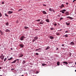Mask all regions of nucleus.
Instances as JSON below:
<instances>
[{
  "instance_id": "45",
  "label": "nucleus",
  "mask_w": 76,
  "mask_h": 76,
  "mask_svg": "<svg viewBox=\"0 0 76 76\" xmlns=\"http://www.w3.org/2000/svg\"><path fill=\"white\" fill-rule=\"evenodd\" d=\"M75 1H76V0H74L72 1L73 3H74Z\"/></svg>"
},
{
  "instance_id": "35",
  "label": "nucleus",
  "mask_w": 76,
  "mask_h": 76,
  "mask_svg": "<svg viewBox=\"0 0 76 76\" xmlns=\"http://www.w3.org/2000/svg\"><path fill=\"white\" fill-rule=\"evenodd\" d=\"M54 28H50V30L52 31L53 30V29H54Z\"/></svg>"
},
{
  "instance_id": "60",
  "label": "nucleus",
  "mask_w": 76,
  "mask_h": 76,
  "mask_svg": "<svg viewBox=\"0 0 76 76\" xmlns=\"http://www.w3.org/2000/svg\"><path fill=\"white\" fill-rule=\"evenodd\" d=\"M75 14H76V12H75Z\"/></svg>"
},
{
  "instance_id": "30",
  "label": "nucleus",
  "mask_w": 76,
  "mask_h": 76,
  "mask_svg": "<svg viewBox=\"0 0 76 76\" xmlns=\"http://www.w3.org/2000/svg\"><path fill=\"white\" fill-rule=\"evenodd\" d=\"M6 25L9 26V23H5Z\"/></svg>"
},
{
  "instance_id": "38",
  "label": "nucleus",
  "mask_w": 76,
  "mask_h": 76,
  "mask_svg": "<svg viewBox=\"0 0 76 76\" xmlns=\"http://www.w3.org/2000/svg\"><path fill=\"white\" fill-rule=\"evenodd\" d=\"M1 4H4V2L3 1L2 2Z\"/></svg>"
},
{
  "instance_id": "19",
  "label": "nucleus",
  "mask_w": 76,
  "mask_h": 76,
  "mask_svg": "<svg viewBox=\"0 0 76 76\" xmlns=\"http://www.w3.org/2000/svg\"><path fill=\"white\" fill-rule=\"evenodd\" d=\"M66 25H67V26H68V25L69 26V25H70V23H67V22H66Z\"/></svg>"
},
{
  "instance_id": "17",
  "label": "nucleus",
  "mask_w": 76,
  "mask_h": 76,
  "mask_svg": "<svg viewBox=\"0 0 76 76\" xmlns=\"http://www.w3.org/2000/svg\"><path fill=\"white\" fill-rule=\"evenodd\" d=\"M36 51H39V50H41V48H39V49H36Z\"/></svg>"
},
{
  "instance_id": "9",
  "label": "nucleus",
  "mask_w": 76,
  "mask_h": 76,
  "mask_svg": "<svg viewBox=\"0 0 76 76\" xmlns=\"http://www.w3.org/2000/svg\"><path fill=\"white\" fill-rule=\"evenodd\" d=\"M13 11H8L7 13L8 14V15H10V14H12V13Z\"/></svg>"
},
{
  "instance_id": "34",
  "label": "nucleus",
  "mask_w": 76,
  "mask_h": 76,
  "mask_svg": "<svg viewBox=\"0 0 76 76\" xmlns=\"http://www.w3.org/2000/svg\"><path fill=\"white\" fill-rule=\"evenodd\" d=\"M2 16V15L1 14V12H0V17H1Z\"/></svg>"
},
{
  "instance_id": "2",
  "label": "nucleus",
  "mask_w": 76,
  "mask_h": 76,
  "mask_svg": "<svg viewBox=\"0 0 76 76\" xmlns=\"http://www.w3.org/2000/svg\"><path fill=\"white\" fill-rule=\"evenodd\" d=\"M64 15L65 16H69V12L68 11L66 12H65Z\"/></svg>"
},
{
  "instance_id": "43",
  "label": "nucleus",
  "mask_w": 76,
  "mask_h": 76,
  "mask_svg": "<svg viewBox=\"0 0 76 76\" xmlns=\"http://www.w3.org/2000/svg\"><path fill=\"white\" fill-rule=\"evenodd\" d=\"M52 12H55V11L54 9H53V10H52Z\"/></svg>"
},
{
  "instance_id": "46",
  "label": "nucleus",
  "mask_w": 76,
  "mask_h": 76,
  "mask_svg": "<svg viewBox=\"0 0 76 76\" xmlns=\"http://www.w3.org/2000/svg\"><path fill=\"white\" fill-rule=\"evenodd\" d=\"M36 41V40L34 39L33 40V42H35V41Z\"/></svg>"
},
{
  "instance_id": "11",
  "label": "nucleus",
  "mask_w": 76,
  "mask_h": 76,
  "mask_svg": "<svg viewBox=\"0 0 76 76\" xmlns=\"http://www.w3.org/2000/svg\"><path fill=\"white\" fill-rule=\"evenodd\" d=\"M49 38H50V39H54V38L53 36H49Z\"/></svg>"
},
{
  "instance_id": "5",
  "label": "nucleus",
  "mask_w": 76,
  "mask_h": 76,
  "mask_svg": "<svg viewBox=\"0 0 76 76\" xmlns=\"http://www.w3.org/2000/svg\"><path fill=\"white\" fill-rule=\"evenodd\" d=\"M4 56H3V54H2L1 56H0V58L1 59L3 60L4 59Z\"/></svg>"
},
{
  "instance_id": "61",
  "label": "nucleus",
  "mask_w": 76,
  "mask_h": 76,
  "mask_svg": "<svg viewBox=\"0 0 76 76\" xmlns=\"http://www.w3.org/2000/svg\"><path fill=\"white\" fill-rule=\"evenodd\" d=\"M75 71L76 72V70H75Z\"/></svg>"
},
{
  "instance_id": "58",
  "label": "nucleus",
  "mask_w": 76,
  "mask_h": 76,
  "mask_svg": "<svg viewBox=\"0 0 76 76\" xmlns=\"http://www.w3.org/2000/svg\"><path fill=\"white\" fill-rule=\"evenodd\" d=\"M11 50H12V48H11Z\"/></svg>"
},
{
  "instance_id": "26",
  "label": "nucleus",
  "mask_w": 76,
  "mask_h": 76,
  "mask_svg": "<svg viewBox=\"0 0 76 76\" xmlns=\"http://www.w3.org/2000/svg\"><path fill=\"white\" fill-rule=\"evenodd\" d=\"M53 10V9H51V8L49 9V11H50V12H52Z\"/></svg>"
},
{
  "instance_id": "27",
  "label": "nucleus",
  "mask_w": 76,
  "mask_h": 76,
  "mask_svg": "<svg viewBox=\"0 0 76 76\" xmlns=\"http://www.w3.org/2000/svg\"><path fill=\"white\" fill-rule=\"evenodd\" d=\"M4 15H5V16H6L7 17H8V16H9L8 15H7V14H6V13H4Z\"/></svg>"
},
{
  "instance_id": "21",
  "label": "nucleus",
  "mask_w": 76,
  "mask_h": 76,
  "mask_svg": "<svg viewBox=\"0 0 76 76\" xmlns=\"http://www.w3.org/2000/svg\"><path fill=\"white\" fill-rule=\"evenodd\" d=\"M70 44L71 45H74L75 44V43L73 42H71Z\"/></svg>"
},
{
  "instance_id": "7",
  "label": "nucleus",
  "mask_w": 76,
  "mask_h": 76,
  "mask_svg": "<svg viewBox=\"0 0 76 76\" xmlns=\"http://www.w3.org/2000/svg\"><path fill=\"white\" fill-rule=\"evenodd\" d=\"M66 18H67L68 19V18H69V19H70L71 20H72V19H73V18L72 17H70V16H68V17H66Z\"/></svg>"
},
{
  "instance_id": "25",
  "label": "nucleus",
  "mask_w": 76,
  "mask_h": 76,
  "mask_svg": "<svg viewBox=\"0 0 76 76\" xmlns=\"http://www.w3.org/2000/svg\"><path fill=\"white\" fill-rule=\"evenodd\" d=\"M60 62H57V65H58V66H59L60 65Z\"/></svg>"
},
{
  "instance_id": "28",
  "label": "nucleus",
  "mask_w": 76,
  "mask_h": 76,
  "mask_svg": "<svg viewBox=\"0 0 76 76\" xmlns=\"http://www.w3.org/2000/svg\"><path fill=\"white\" fill-rule=\"evenodd\" d=\"M0 33L1 34V35H2L3 34V32H2V31H1V30H0Z\"/></svg>"
},
{
  "instance_id": "31",
  "label": "nucleus",
  "mask_w": 76,
  "mask_h": 76,
  "mask_svg": "<svg viewBox=\"0 0 76 76\" xmlns=\"http://www.w3.org/2000/svg\"><path fill=\"white\" fill-rule=\"evenodd\" d=\"M72 53H69V57H71V56H72Z\"/></svg>"
},
{
  "instance_id": "52",
  "label": "nucleus",
  "mask_w": 76,
  "mask_h": 76,
  "mask_svg": "<svg viewBox=\"0 0 76 76\" xmlns=\"http://www.w3.org/2000/svg\"><path fill=\"white\" fill-rule=\"evenodd\" d=\"M58 49V48H57L56 49V50H57Z\"/></svg>"
},
{
  "instance_id": "44",
  "label": "nucleus",
  "mask_w": 76,
  "mask_h": 76,
  "mask_svg": "<svg viewBox=\"0 0 76 76\" xmlns=\"http://www.w3.org/2000/svg\"><path fill=\"white\" fill-rule=\"evenodd\" d=\"M68 32V31H65V33H67Z\"/></svg>"
},
{
  "instance_id": "37",
  "label": "nucleus",
  "mask_w": 76,
  "mask_h": 76,
  "mask_svg": "<svg viewBox=\"0 0 76 76\" xmlns=\"http://www.w3.org/2000/svg\"><path fill=\"white\" fill-rule=\"evenodd\" d=\"M24 28L25 29H27V28H28V27H27L26 26H25L24 27Z\"/></svg>"
},
{
  "instance_id": "48",
  "label": "nucleus",
  "mask_w": 76,
  "mask_h": 76,
  "mask_svg": "<svg viewBox=\"0 0 76 76\" xmlns=\"http://www.w3.org/2000/svg\"><path fill=\"white\" fill-rule=\"evenodd\" d=\"M15 69L14 68V69H11V70H14Z\"/></svg>"
},
{
  "instance_id": "15",
  "label": "nucleus",
  "mask_w": 76,
  "mask_h": 76,
  "mask_svg": "<svg viewBox=\"0 0 76 76\" xmlns=\"http://www.w3.org/2000/svg\"><path fill=\"white\" fill-rule=\"evenodd\" d=\"M38 37H34V39L36 40L37 39H38Z\"/></svg>"
},
{
  "instance_id": "14",
  "label": "nucleus",
  "mask_w": 76,
  "mask_h": 76,
  "mask_svg": "<svg viewBox=\"0 0 76 76\" xmlns=\"http://www.w3.org/2000/svg\"><path fill=\"white\" fill-rule=\"evenodd\" d=\"M16 60H14L13 61H12V62L11 63H16Z\"/></svg>"
},
{
  "instance_id": "59",
  "label": "nucleus",
  "mask_w": 76,
  "mask_h": 76,
  "mask_svg": "<svg viewBox=\"0 0 76 76\" xmlns=\"http://www.w3.org/2000/svg\"><path fill=\"white\" fill-rule=\"evenodd\" d=\"M75 65H76V62L75 63Z\"/></svg>"
},
{
  "instance_id": "56",
  "label": "nucleus",
  "mask_w": 76,
  "mask_h": 76,
  "mask_svg": "<svg viewBox=\"0 0 76 76\" xmlns=\"http://www.w3.org/2000/svg\"><path fill=\"white\" fill-rule=\"evenodd\" d=\"M58 25H60V24L59 23H58Z\"/></svg>"
},
{
  "instance_id": "13",
  "label": "nucleus",
  "mask_w": 76,
  "mask_h": 76,
  "mask_svg": "<svg viewBox=\"0 0 76 76\" xmlns=\"http://www.w3.org/2000/svg\"><path fill=\"white\" fill-rule=\"evenodd\" d=\"M50 49V47L49 46H48L45 49V50H48V49Z\"/></svg>"
},
{
  "instance_id": "54",
  "label": "nucleus",
  "mask_w": 76,
  "mask_h": 76,
  "mask_svg": "<svg viewBox=\"0 0 76 76\" xmlns=\"http://www.w3.org/2000/svg\"><path fill=\"white\" fill-rule=\"evenodd\" d=\"M1 69V67H0V69Z\"/></svg>"
},
{
  "instance_id": "62",
  "label": "nucleus",
  "mask_w": 76,
  "mask_h": 76,
  "mask_svg": "<svg viewBox=\"0 0 76 76\" xmlns=\"http://www.w3.org/2000/svg\"><path fill=\"white\" fill-rule=\"evenodd\" d=\"M0 76H2V75H0Z\"/></svg>"
},
{
  "instance_id": "22",
  "label": "nucleus",
  "mask_w": 76,
  "mask_h": 76,
  "mask_svg": "<svg viewBox=\"0 0 76 76\" xmlns=\"http://www.w3.org/2000/svg\"><path fill=\"white\" fill-rule=\"evenodd\" d=\"M25 63H26V61L25 60H23L22 62V63L23 64H25Z\"/></svg>"
},
{
  "instance_id": "33",
  "label": "nucleus",
  "mask_w": 76,
  "mask_h": 76,
  "mask_svg": "<svg viewBox=\"0 0 76 76\" xmlns=\"http://www.w3.org/2000/svg\"><path fill=\"white\" fill-rule=\"evenodd\" d=\"M42 66H45V64H42Z\"/></svg>"
},
{
  "instance_id": "49",
  "label": "nucleus",
  "mask_w": 76,
  "mask_h": 76,
  "mask_svg": "<svg viewBox=\"0 0 76 76\" xmlns=\"http://www.w3.org/2000/svg\"><path fill=\"white\" fill-rule=\"evenodd\" d=\"M66 4H67V5L69 4V3H68L67 2H66Z\"/></svg>"
},
{
  "instance_id": "10",
  "label": "nucleus",
  "mask_w": 76,
  "mask_h": 76,
  "mask_svg": "<svg viewBox=\"0 0 76 76\" xmlns=\"http://www.w3.org/2000/svg\"><path fill=\"white\" fill-rule=\"evenodd\" d=\"M42 13H43L44 15H46L47 12L45 11H42Z\"/></svg>"
},
{
  "instance_id": "12",
  "label": "nucleus",
  "mask_w": 76,
  "mask_h": 76,
  "mask_svg": "<svg viewBox=\"0 0 76 76\" xmlns=\"http://www.w3.org/2000/svg\"><path fill=\"white\" fill-rule=\"evenodd\" d=\"M7 57L8 58V60L9 61L11 60H12L13 59V57H12L10 58L9 59V57Z\"/></svg>"
},
{
  "instance_id": "42",
  "label": "nucleus",
  "mask_w": 76,
  "mask_h": 76,
  "mask_svg": "<svg viewBox=\"0 0 76 76\" xmlns=\"http://www.w3.org/2000/svg\"><path fill=\"white\" fill-rule=\"evenodd\" d=\"M65 64H68V63H67V62H65Z\"/></svg>"
},
{
  "instance_id": "47",
  "label": "nucleus",
  "mask_w": 76,
  "mask_h": 76,
  "mask_svg": "<svg viewBox=\"0 0 76 76\" xmlns=\"http://www.w3.org/2000/svg\"><path fill=\"white\" fill-rule=\"evenodd\" d=\"M36 55H37V56H38V55L39 54L38 53H36Z\"/></svg>"
},
{
  "instance_id": "4",
  "label": "nucleus",
  "mask_w": 76,
  "mask_h": 76,
  "mask_svg": "<svg viewBox=\"0 0 76 76\" xmlns=\"http://www.w3.org/2000/svg\"><path fill=\"white\" fill-rule=\"evenodd\" d=\"M19 46H20L21 48H23V47H24V45L23 44H20Z\"/></svg>"
},
{
  "instance_id": "1",
  "label": "nucleus",
  "mask_w": 76,
  "mask_h": 76,
  "mask_svg": "<svg viewBox=\"0 0 76 76\" xmlns=\"http://www.w3.org/2000/svg\"><path fill=\"white\" fill-rule=\"evenodd\" d=\"M25 38H26V37H25L24 36H23L20 37V39L21 40V41H23L25 39Z\"/></svg>"
},
{
  "instance_id": "29",
  "label": "nucleus",
  "mask_w": 76,
  "mask_h": 76,
  "mask_svg": "<svg viewBox=\"0 0 76 76\" xmlns=\"http://www.w3.org/2000/svg\"><path fill=\"white\" fill-rule=\"evenodd\" d=\"M6 60H7V58H5L4 59V61H6Z\"/></svg>"
},
{
  "instance_id": "63",
  "label": "nucleus",
  "mask_w": 76,
  "mask_h": 76,
  "mask_svg": "<svg viewBox=\"0 0 76 76\" xmlns=\"http://www.w3.org/2000/svg\"><path fill=\"white\" fill-rule=\"evenodd\" d=\"M69 63H70L69 62Z\"/></svg>"
},
{
  "instance_id": "36",
  "label": "nucleus",
  "mask_w": 76,
  "mask_h": 76,
  "mask_svg": "<svg viewBox=\"0 0 76 76\" xmlns=\"http://www.w3.org/2000/svg\"><path fill=\"white\" fill-rule=\"evenodd\" d=\"M36 21H37V22H39V21H40V20H36Z\"/></svg>"
},
{
  "instance_id": "18",
  "label": "nucleus",
  "mask_w": 76,
  "mask_h": 76,
  "mask_svg": "<svg viewBox=\"0 0 76 76\" xmlns=\"http://www.w3.org/2000/svg\"><path fill=\"white\" fill-rule=\"evenodd\" d=\"M63 19H64V18L62 17L60 19L59 21H61V20H63Z\"/></svg>"
},
{
  "instance_id": "16",
  "label": "nucleus",
  "mask_w": 76,
  "mask_h": 76,
  "mask_svg": "<svg viewBox=\"0 0 76 76\" xmlns=\"http://www.w3.org/2000/svg\"><path fill=\"white\" fill-rule=\"evenodd\" d=\"M5 31L6 32H9L10 31V30L9 29H7L5 30Z\"/></svg>"
},
{
  "instance_id": "20",
  "label": "nucleus",
  "mask_w": 76,
  "mask_h": 76,
  "mask_svg": "<svg viewBox=\"0 0 76 76\" xmlns=\"http://www.w3.org/2000/svg\"><path fill=\"white\" fill-rule=\"evenodd\" d=\"M45 20L46 22H48V23L50 22V21H49V19H46Z\"/></svg>"
},
{
  "instance_id": "40",
  "label": "nucleus",
  "mask_w": 76,
  "mask_h": 76,
  "mask_svg": "<svg viewBox=\"0 0 76 76\" xmlns=\"http://www.w3.org/2000/svg\"><path fill=\"white\" fill-rule=\"evenodd\" d=\"M56 35H60V33H57L56 34Z\"/></svg>"
},
{
  "instance_id": "8",
  "label": "nucleus",
  "mask_w": 76,
  "mask_h": 76,
  "mask_svg": "<svg viewBox=\"0 0 76 76\" xmlns=\"http://www.w3.org/2000/svg\"><path fill=\"white\" fill-rule=\"evenodd\" d=\"M23 55L22 54L20 53L19 55V57H23Z\"/></svg>"
},
{
  "instance_id": "3",
  "label": "nucleus",
  "mask_w": 76,
  "mask_h": 76,
  "mask_svg": "<svg viewBox=\"0 0 76 76\" xmlns=\"http://www.w3.org/2000/svg\"><path fill=\"white\" fill-rule=\"evenodd\" d=\"M60 12H61L62 13H65V12H66V10L65 9L60 11Z\"/></svg>"
},
{
  "instance_id": "32",
  "label": "nucleus",
  "mask_w": 76,
  "mask_h": 76,
  "mask_svg": "<svg viewBox=\"0 0 76 76\" xmlns=\"http://www.w3.org/2000/svg\"><path fill=\"white\" fill-rule=\"evenodd\" d=\"M21 10H22V9H19L18 11H19V12H20V11H21Z\"/></svg>"
},
{
  "instance_id": "55",
  "label": "nucleus",
  "mask_w": 76,
  "mask_h": 76,
  "mask_svg": "<svg viewBox=\"0 0 76 76\" xmlns=\"http://www.w3.org/2000/svg\"><path fill=\"white\" fill-rule=\"evenodd\" d=\"M21 76H24V75H22Z\"/></svg>"
},
{
  "instance_id": "51",
  "label": "nucleus",
  "mask_w": 76,
  "mask_h": 76,
  "mask_svg": "<svg viewBox=\"0 0 76 76\" xmlns=\"http://www.w3.org/2000/svg\"><path fill=\"white\" fill-rule=\"evenodd\" d=\"M57 16L58 17H60V15H58Z\"/></svg>"
},
{
  "instance_id": "23",
  "label": "nucleus",
  "mask_w": 76,
  "mask_h": 76,
  "mask_svg": "<svg viewBox=\"0 0 76 76\" xmlns=\"http://www.w3.org/2000/svg\"><path fill=\"white\" fill-rule=\"evenodd\" d=\"M44 23V22H42H42H40L39 23V24H41L42 25Z\"/></svg>"
},
{
  "instance_id": "39",
  "label": "nucleus",
  "mask_w": 76,
  "mask_h": 76,
  "mask_svg": "<svg viewBox=\"0 0 76 76\" xmlns=\"http://www.w3.org/2000/svg\"><path fill=\"white\" fill-rule=\"evenodd\" d=\"M54 26H57V24L56 23H55L54 24Z\"/></svg>"
},
{
  "instance_id": "41",
  "label": "nucleus",
  "mask_w": 76,
  "mask_h": 76,
  "mask_svg": "<svg viewBox=\"0 0 76 76\" xmlns=\"http://www.w3.org/2000/svg\"><path fill=\"white\" fill-rule=\"evenodd\" d=\"M15 60H16V61H17V60H18V62H19V59H15Z\"/></svg>"
},
{
  "instance_id": "24",
  "label": "nucleus",
  "mask_w": 76,
  "mask_h": 76,
  "mask_svg": "<svg viewBox=\"0 0 76 76\" xmlns=\"http://www.w3.org/2000/svg\"><path fill=\"white\" fill-rule=\"evenodd\" d=\"M64 36H65V37H67V38L68 37V35L67 34H66L65 35H64L63 37H64Z\"/></svg>"
},
{
  "instance_id": "50",
  "label": "nucleus",
  "mask_w": 76,
  "mask_h": 76,
  "mask_svg": "<svg viewBox=\"0 0 76 76\" xmlns=\"http://www.w3.org/2000/svg\"><path fill=\"white\" fill-rule=\"evenodd\" d=\"M43 6H46V4H44Z\"/></svg>"
},
{
  "instance_id": "53",
  "label": "nucleus",
  "mask_w": 76,
  "mask_h": 76,
  "mask_svg": "<svg viewBox=\"0 0 76 76\" xmlns=\"http://www.w3.org/2000/svg\"><path fill=\"white\" fill-rule=\"evenodd\" d=\"M63 63H65L66 62H63Z\"/></svg>"
},
{
  "instance_id": "6",
  "label": "nucleus",
  "mask_w": 76,
  "mask_h": 76,
  "mask_svg": "<svg viewBox=\"0 0 76 76\" xmlns=\"http://www.w3.org/2000/svg\"><path fill=\"white\" fill-rule=\"evenodd\" d=\"M60 9H62L63 7H64V5L63 4H62L61 5L59 6Z\"/></svg>"
},
{
  "instance_id": "57",
  "label": "nucleus",
  "mask_w": 76,
  "mask_h": 76,
  "mask_svg": "<svg viewBox=\"0 0 76 76\" xmlns=\"http://www.w3.org/2000/svg\"><path fill=\"white\" fill-rule=\"evenodd\" d=\"M62 30V29H61L59 31H61Z\"/></svg>"
}]
</instances>
